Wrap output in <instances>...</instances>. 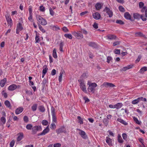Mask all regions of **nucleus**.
Here are the masks:
<instances>
[{
	"label": "nucleus",
	"instance_id": "obj_1",
	"mask_svg": "<svg viewBox=\"0 0 147 147\" xmlns=\"http://www.w3.org/2000/svg\"><path fill=\"white\" fill-rule=\"evenodd\" d=\"M88 87V91L92 93L95 92V88L97 86L96 84L95 83H92L90 81H88L87 84Z\"/></svg>",
	"mask_w": 147,
	"mask_h": 147
},
{
	"label": "nucleus",
	"instance_id": "obj_2",
	"mask_svg": "<svg viewBox=\"0 0 147 147\" xmlns=\"http://www.w3.org/2000/svg\"><path fill=\"white\" fill-rule=\"evenodd\" d=\"M84 75L83 74L81 77L78 80L80 82V86L81 89L85 93H87V92L86 90V87L84 81L82 78L83 76Z\"/></svg>",
	"mask_w": 147,
	"mask_h": 147
},
{
	"label": "nucleus",
	"instance_id": "obj_3",
	"mask_svg": "<svg viewBox=\"0 0 147 147\" xmlns=\"http://www.w3.org/2000/svg\"><path fill=\"white\" fill-rule=\"evenodd\" d=\"M73 35L78 39L81 40L84 37L83 35L80 31L74 32L72 33Z\"/></svg>",
	"mask_w": 147,
	"mask_h": 147
},
{
	"label": "nucleus",
	"instance_id": "obj_4",
	"mask_svg": "<svg viewBox=\"0 0 147 147\" xmlns=\"http://www.w3.org/2000/svg\"><path fill=\"white\" fill-rule=\"evenodd\" d=\"M36 19L37 20L43 25H45L47 24V22L44 18L42 17L39 15H37L36 16Z\"/></svg>",
	"mask_w": 147,
	"mask_h": 147
},
{
	"label": "nucleus",
	"instance_id": "obj_5",
	"mask_svg": "<svg viewBox=\"0 0 147 147\" xmlns=\"http://www.w3.org/2000/svg\"><path fill=\"white\" fill-rule=\"evenodd\" d=\"M141 101H144V102H146V99L142 97H140L136 99L132 100L131 102V103L133 105L137 104Z\"/></svg>",
	"mask_w": 147,
	"mask_h": 147
},
{
	"label": "nucleus",
	"instance_id": "obj_6",
	"mask_svg": "<svg viewBox=\"0 0 147 147\" xmlns=\"http://www.w3.org/2000/svg\"><path fill=\"white\" fill-rule=\"evenodd\" d=\"M51 115L52 117V121L56 123H57V119L55 116V109L53 107H52L51 108Z\"/></svg>",
	"mask_w": 147,
	"mask_h": 147
},
{
	"label": "nucleus",
	"instance_id": "obj_7",
	"mask_svg": "<svg viewBox=\"0 0 147 147\" xmlns=\"http://www.w3.org/2000/svg\"><path fill=\"white\" fill-rule=\"evenodd\" d=\"M115 85L113 84L107 82H104L103 84L101 86V87L102 88H103L105 87L106 88H108L109 87H113Z\"/></svg>",
	"mask_w": 147,
	"mask_h": 147
},
{
	"label": "nucleus",
	"instance_id": "obj_8",
	"mask_svg": "<svg viewBox=\"0 0 147 147\" xmlns=\"http://www.w3.org/2000/svg\"><path fill=\"white\" fill-rule=\"evenodd\" d=\"M23 29L22 24L19 22L17 24L16 29V33L19 34L20 31H22Z\"/></svg>",
	"mask_w": 147,
	"mask_h": 147
},
{
	"label": "nucleus",
	"instance_id": "obj_9",
	"mask_svg": "<svg viewBox=\"0 0 147 147\" xmlns=\"http://www.w3.org/2000/svg\"><path fill=\"white\" fill-rule=\"evenodd\" d=\"M32 130L33 133L35 134L38 130H42V128L40 126H35L32 127Z\"/></svg>",
	"mask_w": 147,
	"mask_h": 147
},
{
	"label": "nucleus",
	"instance_id": "obj_10",
	"mask_svg": "<svg viewBox=\"0 0 147 147\" xmlns=\"http://www.w3.org/2000/svg\"><path fill=\"white\" fill-rule=\"evenodd\" d=\"M6 20L9 26H10L11 27L13 25L12 21L11 19L8 15H7L5 16Z\"/></svg>",
	"mask_w": 147,
	"mask_h": 147
},
{
	"label": "nucleus",
	"instance_id": "obj_11",
	"mask_svg": "<svg viewBox=\"0 0 147 147\" xmlns=\"http://www.w3.org/2000/svg\"><path fill=\"white\" fill-rule=\"evenodd\" d=\"M49 131V126H48L41 133L38 134V136H43L47 134Z\"/></svg>",
	"mask_w": 147,
	"mask_h": 147
},
{
	"label": "nucleus",
	"instance_id": "obj_12",
	"mask_svg": "<svg viewBox=\"0 0 147 147\" xmlns=\"http://www.w3.org/2000/svg\"><path fill=\"white\" fill-rule=\"evenodd\" d=\"M56 132L57 134H59L61 133H65L66 132V131L65 129L64 126H62L58 129L56 130Z\"/></svg>",
	"mask_w": 147,
	"mask_h": 147
},
{
	"label": "nucleus",
	"instance_id": "obj_13",
	"mask_svg": "<svg viewBox=\"0 0 147 147\" xmlns=\"http://www.w3.org/2000/svg\"><path fill=\"white\" fill-rule=\"evenodd\" d=\"M104 11L108 14L109 17H111L113 15V12L109 8L106 7L105 8Z\"/></svg>",
	"mask_w": 147,
	"mask_h": 147
},
{
	"label": "nucleus",
	"instance_id": "obj_14",
	"mask_svg": "<svg viewBox=\"0 0 147 147\" xmlns=\"http://www.w3.org/2000/svg\"><path fill=\"white\" fill-rule=\"evenodd\" d=\"M17 86L16 84H12L10 85L8 88V90L13 91L17 88Z\"/></svg>",
	"mask_w": 147,
	"mask_h": 147
},
{
	"label": "nucleus",
	"instance_id": "obj_15",
	"mask_svg": "<svg viewBox=\"0 0 147 147\" xmlns=\"http://www.w3.org/2000/svg\"><path fill=\"white\" fill-rule=\"evenodd\" d=\"M92 16L94 19L96 20L100 19L101 17L100 14L97 12L93 13Z\"/></svg>",
	"mask_w": 147,
	"mask_h": 147
},
{
	"label": "nucleus",
	"instance_id": "obj_16",
	"mask_svg": "<svg viewBox=\"0 0 147 147\" xmlns=\"http://www.w3.org/2000/svg\"><path fill=\"white\" fill-rule=\"evenodd\" d=\"M106 143L109 146H113L112 140L109 137H106Z\"/></svg>",
	"mask_w": 147,
	"mask_h": 147
},
{
	"label": "nucleus",
	"instance_id": "obj_17",
	"mask_svg": "<svg viewBox=\"0 0 147 147\" xmlns=\"http://www.w3.org/2000/svg\"><path fill=\"white\" fill-rule=\"evenodd\" d=\"M24 109L22 107H19L17 108L15 111V113L16 114L18 115L22 113Z\"/></svg>",
	"mask_w": 147,
	"mask_h": 147
},
{
	"label": "nucleus",
	"instance_id": "obj_18",
	"mask_svg": "<svg viewBox=\"0 0 147 147\" xmlns=\"http://www.w3.org/2000/svg\"><path fill=\"white\" fill-rule=\"evenodd\" d=\"M18 137L17 138V140L20 141L24 137V134L22 133H20L18 134Z\"/></svg>",
	"mask_w": 147,
	"mask_h": 147
},
{
	"label": "nucleus",
	"instance_id": "obj_19",
	"mask_svg": "<svg viewBox=\"0 0 147 147\" xmlns=\"http://www.w3.org/2000/svg\"><path fill=\"white\" fill-rule=\"evenodd\" d=\"M7 81L6 78H4L0 81V85L2 87H3L5 85Z\"/></svg>",
	"mask_w": 147,
	"mask_h": 147
},
{
	"label": "nucleus",
	"instance_id": "obj_20",
	"mask_svg": "<svg viewBox=\"0 0 147 147\" xmlns=\"http://www.w3.org/2000/svg\"><path fill=\"white\" fill-rule=\"evenodd\" d=\"M125 18L127 19L130 20L131 16L130 14L128 12H126L124 14Z\"/></svg>",
	"mask_w": 147,
	"mask_h": 147
},
{
	"label": "nucleus",
	"instance_id": "obj_21",
	"mask_svg": "<svg viewBox=\"0 0 147 147\" xmlns=\"http://www.w3.org/2000/svg\"><path fill=\"white\" fill-rule=\"evenodd\" d=\"M50 27L51 29L57 31L60 30L59 27L57 25H52L50 26Z\"/></svg>",
	"mask_w": 147,
	"mask_h": 147
},
{
	"label": "nucleus",
	"instance_id": "obj_22",
	"mask_svg": "<svg viewBox=\"0 0 147 147\" xmlns=\"http://www.w3.org/2000/svg\"><path fill=\"white\" fill-rule=\"evenodd\" d=\"M80 131L79 133V134L81 135L82 137L84 139H86V133L84 131L82 130H79Z\"/></svg>",
	"mask_w": 147,
	"mask_h": 147
},
{
	"label": "nucleus",
	"instance_id": "obj_23",
	"mask_svg": "<svg viewBox=\"0 0 147 147\" xmlns=\"http://www.w3.org/2000/svg\"><path fill=\"white\" fill-rule=\"evenodd\" d=\"M115 105V109H119L122 107L123 105L122 103H118Z\"/></svg>",
	"mask_w": 147,
	"mask_h": 147
},
{
	"label": "nucleus",
	"instance_id": "obj_24",
	"mask_svg": "<svg viewBox=\"0 0 147 147\" xmlns=\"http://www.w3.org/2000/svg\"><path fill=\"white\" fill-rule=\"evenodd\" d=\"M117 120L119 122L124 125H127V123L126 121L121 118H118Z\"/></svg>",
	"mask_w": 147,
	"mask_h": 147
},
{
	"label": "nucleus",
	"instance_id": "obj_25",
	"mask_svg": "<svg viewBox=\"0 0 147 147\" xmlns=\"http://www.w3.org/2000/svg\"><path fill=\"white\" fill-rule=\"evenodd\" d=\"M107 38L109 40H111L115 39L116 36L113 35H108L107 36Z\"/></svg>",
	"mask_w": 147,
	"mask_h": 147
},
{
	"label": "nucleus",
	"instance_id": "obj_26",
	"mask_svg": "<svg viewBox=\"0 0 147 147\" xmlns=\"http://www.w3.org/2000/svg\"><path fill=\"white\" fill-rule=\"evenodd\" d=\"M1 94L2 96L6 98L7 97V94L6 92V90L5 89H3L2 91Z\"/></svg>",
	"mask_w": 147,
	"mask_h": 147
},
{
	"label": "nucleus",
	"instance_id": "obj_27",
	"mask_svg": "<svg viewBox=\"0 0 147 147\" xmlns=\"http://www.w3.org/2000/svg\"><path fill=\"white\" fill-rule=\"evenodd\" d=\"M96 9L97 10H100L102 7V5L100 3H96L95 5Z\"/></svg>",
	"mask_w": 147,
	"mask_h": 147
},
{
	"label": "nucleus",
	"instance_id": "obj_28",
	"mask_svg": "<svg viewBox=\"0 0 147 147\" xmlns=\"http://www.w3.org/2000/svg\"><path fill=\"white\" fill-rule=\"evenodd\" d=\"M146 71H147V67H144L140 69L139 71V72L143 74Z\"/></svg>",
	"mask_w": 147,
	"mask_h": 147
},
{
	"label": "nucleus",
	"instance_id": "obj_29",
	"mask_svg": "<svg viewBox=\"0 0 147 147\" xmlns=\"http://www.w3.org/2000/svg\"><path fill=\"white\" fill-rule=\"evenodd\" d=\"M53 57L55 59L57 58V57L56 53V50L55 48H54L53 51Z\"/></svg>",
	"mask_w": 147,
	"mask_h": 147
},
{
	"label": "nucleus",
	"instance_id": "obj_30",
	"mask_svg": "<svg viewBox=\"0 0 147 147\" xmlns=\"http://www.w3.org/2000/svg\"><path fill=\"white\" fill-rule=\"evenodd\" d=\"M5 104L7 107L11 109V104L9 101L7 100H6L5 102Z\"/></svg>",
	"mask_w": 147,
	"mask_h": 147
},
{
	"label": "nucleus",
	"instance_id": "obj_31",
	"mask_svg": "<svg viewBox=\"0 0 147 147\" xmlns=\"http://www.w3.org/2000/svg\"><path fill=\"white\" fill-rule=\"evenodd\" d=\"M6 119L4 117H2L0 119V123L3 124H4L6 122Z\"/></svg>",
	"mask_w": 147,
	"mask_h": 147
},
{
	"label": "nucleus",
	"instance_id": "obj_32",
	"mask_svg": "<svg viewBox=\"0 0 147 147\" xmlns=\"http://www.w3.org/2000/svg\"><path fill=\"white\" fill-rule=\"evenodd\" d=\"M48 70V68L46 66H44L43 67L42 74H46Z\"/></svg>",
	"mask_w": 147,
	"mask_h": 147
},
{
	"label": "nucleus",
	"instance_id": "obj_33",
	"mask_svg": "<svg viewBox=\"0 0 147 147\" xmlns=\"http://www.w3.org/2000/svg\"><path fill=\"white\" fill-rule=\"evenodd\" d=\"M77 119L78 120V123L80 124H82L83 123V119L80 116H78Z\"/></svg>",
	"mask_w": 147,
	"mask_h": 147
},
{
	"label": "nucleus",
	"instance_id": "obj_34",
	"mask_svg": "<svg viewBox=\"0 0 147 147\" xmlns=\"http://www.w3.org/2000/svg\"><path fill=\"white\" fill-rule=\"evenodd\" d=\"M133 16L135 19H138L140 18V15L138 13H135L134 14Z\"/></svg>",
	"mask_w": 147,
	"mask_h": 147
},
{
	"label": "nucleus",
	"instance_id": "obj_35",
	"mask_svg": "<svg viewBox=\"0 0 147 147\" xmlns=\"http://www.w3.org/2000/svg\"><path fill=\"white\" fill-rule=\"evenodd\" d=\"M64 36L66 38H68L69 39H72V36L70 34H65L64 35Z\"/></svg>",
	"mask_w": 147,
	"mask_h": 147
},
{
	"label": "nucleus",
	"instance_id": "obj_36",
	"mask_svg": "<svg viewBox=\"0 0 147 147\" xmlns=\"http://www.w3.org/2000/svg\"><path fill=\"white\" fill-rule=\"evenodd\" d=\"M41 123L44 125H47L48 124V122L46 120H44L42 121Z\"/></svg>",
	"mask_w": 147,
	"mask_h": 147
},
{
	"label": "nucleus",
	"instance_id": "obj_37",
	"mask_svg": "<svg viewBox=\"0 0 147 147\" xmlns=\"http://www.w3.org/2000/svg\"><path fill=\"white\" fill-rule=\"evenodd\" d=\"M55 123L52 122L50 126V128L52 129H54L56 128V126Z\"/></svg>",
	"mask_w": 147,
	"mask_h": 147
},
{
	"label": "nucleus",
	"instance_id": "obj_38",
	"mask_svg": "<svg viewBox=\"0 0 147 147\" xmlns=\"http://www.w3.org/2000/svg\"><path fill=\"white\" fill-rule=\"evenodd\" d=\"M37 105L36 104H34L32 107V109L33 111H36L37 109Z\"/></svg>",
	"mask_w": 147,
	"mask_h": 147
},
{
	"label": "nucleus",
	"instance_id": "obj_39",
	"mask_svg": "<svg viewBox=\"0 0 147 147\" xmlns=\"http://www.w3.org/2000/svg\"><path fill=\"white\" fill-rule=\"evenodd\" d=\"M63 72H60L59 74V76L58 80L59 82H60L62 81V78L63 75Z\"/></svg>",
	"mask_w": 147,
	"mask_h": 147
},
{
	"label": "nucleus",
	"instance_id": "obj_40",
	"mask_svg": "<svg viewBox=\"0 0 147 147\" xmlns=\"http://www.w3.org/2000/svg\"><path fill=\"white\" fill-rule=\"evenodd\" d=\"M38 27L40 30L43 33H45V30L39 24L38 25Z\"/></svg>",
	"mask_w": 147,
	"mask_h": 147
},
{
	"label": "nucleus",
	"instance_id": "obj_41",
	"mask_svg": "<svg viewBox=\"0 0 147 147\" xmlns=\"http://www.w3.org/2000/svg\"><path fill=\"white\" fill-rule=\"evenodd\" d=\"M39 110L42 112H44L45 111V109L44 107L43 106H40L39 107Z\"/></svg>",
	"mask_w": 147,
	"mask_h": 147
},
{
	"label": "nucleus",
	"instance_id": "obj_42",
	"mask_svg": "<svg viewBox=\"0 0 147 147\" xmlns=\"http://www.w3.org/2000/svg\"><path fill=\"white\" fill-rule=\"evenodd\" d=\"M81 31H80L81 33H82L84 34L87 35L88 33V32L84 29H81Z\"/></svg>",
	"mask_w": 147,
	"mask_h": 147
},
{
	"label": "nucleus",
	"instance_id": "obj_43",
	"mask_svg": "<svg viewBox=\"0 0 147 147\" xmlns=\"http://www.w3.org/2000/svg\"><path fill=\"white\" fill-rule=\"evenodd\" d=\"M138 140H139V142L142 143V146L144 147H145V146L144 144V140H143V139L142 138H139L138 139Z\"/></svg>",
	"mask_w": 147,
	"mask_h": 147
},
{
	"label": "nucleus",
	"instance_id": "obj_44",
	"mask_svg": "<svg viewBox=\"0 0 147 147\" xmlns=\"http://www.w3.org/2000/svg\"><path fill=\"white\" fill-rule=\"evenodd\" d=\"M50 14L52 16H54L55 13L52 9L51 8H50L49 9Z\"/></svg>",
	"mask_w": 147,
	"mask_h": 147
},
{
	"label": "nucleus",
	"instance_id": "obj_45",
	"mask_svg": "<svg viewBox=\"0 0 147 147\" xmlns=\"http://www.w3.org/2000/svg\"><path fill=\"white\" fill-rule=\"evenodd\" d=\"M32 126L31 124H29L26 125V127L28 130H30L32 129Z\"/></svg>",
	"mask_w": 147,
	"mask_h": 147
},
{
	"label": "nucleus",
	"instance_id": "obj_46",
	"mask_svg": "<svg viewBox=\"0 0 147 147\" xmlns=\"http://www.w3.org/2000/svg\"><path fill=\"white\" fill-rule=\"evenodd\" d=\"M103 122L105 125H107L109 122V120L106 118H105L103 120Z\"/></svg>",
	"mask_w": 147,
	"mask_h": 147
},
{
	"label": "nucleus",
	"instance_id": "obj_47",
	"mask_svg": "<svg viewBox=\"0 0 147 147\" xmlns=\"http://www.w3.org/2000/svg\"><path fill=\"white\" fill-rule=\"evenodd\" d=\"M119 11L121 12H124L125 11L124 8L122 6H119Z\"/></svg>",
	"mask_w": 147,
	"mask_h": 147
},
{
	"label": "nucleus",
	"instance_id": "obj_48",
	"mask_svg": "<svg viewBox=\"0 0 147 147\" xmlns=\"http://www.w3.org/2000/svg\"><path fill=\"white\" fill-rule=\"evenodd\" d=\"M140 18L141 19L144 21H145L147 19L146 18V17L145 16V15L144 16V15H142L140 16Z\"/></svg>",
	"mask_w": 147,
	"mask_h": 147
},
{
	"label": "nucleus",
	"instance_id": "obj_49",
	"mask_svg": "<svg viewBox=\"0 0 147 147\" xmlns=\"http://www.w3.org/2000/svg\"><path fill=\"white\" fill-rule=\"evenodd\" d=\"M135 35L136 36H142V34L140 32H137L136 33Z\"/></svg>",
	"mask_w": 147,
	"mask_h": 147
},
{
	"label": "nucleus",
	"instance_id": "obj_50",
	"mask_svg": "<svg viewBox=\"0 0 147 147\" xmlns=\"http://www.w3.org/2000/svg\"><path fill=\"white\" fill-rule=\"evenodd\" d=\"M39 10L42 12H44L45 11V9L44 7L42 5H41L39 7Z\"/></svg>",
	"mask_w": 147,
	"mask_h": 147
},
{
	"label": "nucleus",
	"instance_id": "obj_51",
	"mask_svg": "<svg viewBox=\"0 0 147 147\" xmlns=\"http://www.w3.org/2000/svg\"><path fill=\"white\" fill-rule=\"evenodd\" d=\"M114 53L115 54H119L120 53V49H115L114 51Z\"/></svg>",
	"mask_w": 147,
	"mask_h": 147
},
{
	"label": "nucleus",
	"instance_id": "obj_52",
	"mask_svg": "<svg viewBox=\"0 0 147 147\" xmlns=\"http://www.w3.org/2000/svg\"><path fill=\"white\" fill-rule=\"evenodd\" d=\"M107 62L109 63L112 60V58L110 56L107 57Z\"/></svg>",
	"mask_w": 147,
	"mask_h": 147
},
{
	"label": "nucleus",
	"instance_id": "obj_53",
	"mask_svg": "<svg viewBox=\"0 0 147 147\" xmlns=\"http://www.w3.org/2000/svg\"><path fill=\"white\" fill-rule=\"evenodd\" d=\"M141 57L142 56L141 55H139L137 59L135 61V63H138L140 61Z\"/></svg>",
	"mask_w": 147,
	"mask_h": 147
},
{
	"label": "nucleus",
	"instance_id": "obj_54",
	"mask_svg": "<svg viewBox=\"0 0 147 147\" xmlns=\"http://www.w3.org/2000/svg\"><path fill=\"white\" fill-rule=\"evenodd\" d=\"M63 43H62V42H61L60 44V45H59L60 47H59V49L60 51H61L62 52L63 51Z\"/></svg>",
	"mask_w": 147,
	"mask_h": 147
},
{
	"label": "nucleus",
	"instance_id": "obj_55",
	"mask_svg": "<svg viewBox=\"0 0 147 147\" xmlns=\"http://www.w3.org/2000/svg\"><path fill=\"white\" fill-rule=\"evenodd\" d=\"M116 23L120 24H124V22L121 20H117L116 22Z\"/></svg>",
	"mask_w": 147,
	"mask_h": 147
},
{
	"label": "nucleus",
	"instance_id": "obj_56",
	"mask_svg": "<svg viewBox=\"0 0 147 147\" xmlns=\"http://www.w3.org/2000/svg\"><path fill=\"white\" fill-rule=\"evenodd\" d=\"M35 40L36 43H38L40 41L39 36L38 35H36V36Z\"/></svg>",
	"mask_w": 147,
	"mask_h": 147
},
{
	"label": "nucleus",
	"instance_id": "obj_57",
	"mask_svg": "<svg viewBox=\"0 0 147 147\" xmlns=\"http://www.w3.org/2000/svg\"><path fill=\"white\" fill-rule=\"evenodd\" d=\"M89 46L92 47H94L95 45L96 44L95 43L93 42H90L88 44Z\"/></svg>",
	"mask_w": 147,
	"mask_h": 147
},
{
	"label": "nucleus",
	"instance_id": "obj_58",
	"mask_svg": "<svg viewBox=\"0 0 147 147\" xmlns=\"http://www.w3.org/2000/svg\"><path fill=\"white\" fill-rule=\"evenodd\" d=\"M122 135L123 139L124 140H126L127 137V134L125 133H123L122 134Z\"/></svg>",
	"mask_w": 147,
	"mask_h": 147
},
{
	"label": "nucleus",
	"instance_id": "obj_59",
	"mask_svg": "<svg viewBox=\"0 0 147 147\" xmlns=\"http://www.w3.org/2000/svg\"><path fill=\"white\" fill-rule=\"evenodd\" d=\"M134 66V65L133 64H131L129 65H127V67L128 69L132 68Z\"/></svg>",
	"mask_w": 147,
	"mask_h": 147
},
{
	"label": "nucleus",
	"instance_id": "obj_60",
	"mask_svg": "<svg viewBox=\"0 0 147 147\" xmlns=\"http://www.w3.org/2000/svg\"><path fill=\"white\" fill-rule=\"evenodd\" d=\"M61 144L59 143H57L54 144L53 145V147H60Z\"/></svg>",
	"mask_w": 147,
	"mask_h": 147
},
{
	"label": "nucleus",
	"instance_id": "obj_61",
	"mask_svg": "<svg viewBox=\"0 0 147 147\" xmlns=\"http://www.w3.org/2000/svg\"><path fill=\"white\" fill-rule=\"evenodd\" d=\"M15 141L14 140H12L10 142V146L11 147H13Z\"/></svg>",
	"mask_w": 147,
	"mask_h": 147
},
{
	"label": "nucleus",
	"instance_id": "obj_62",
	"mask_svg": "<svg viewBox=\"0 0 147 147\" xmlns=\"http://www.w3.org/2000/svg\"><path fill=\"white\" fill-rule=\"evenodd\" d=\"M133 119L134 121L137 124H140V122L137 118L135 117H134Z\"/></svg>",
	"mask_w": 147,
	"mask_h": 147
},
{
	"label": "nucleus",
	"instance_id": "obj_63",
	"mask_svg": "<svg viewBox=\"0 0 147 147\" xmlns=\"http://www.w3.org/2000/svg\"><path fill=\"white\" fill-rule=\"evenodd\" d=\"M56 70L55 69H53L51 71V74L52 75L54 76L56 74Z\"/></svg>",
	"mask_w": 147,
	"mask_h": 147
},
{
	"label": "nucleus",
	"instance_id": "obj_64",
	"mask_svg": "<svg viewBox=\"0 0 147 147\" xmlns=\"http://www.w3.org/2000/svg\"><path fill=\"white\" fill-rule=\"evenodd\" d=\"M108 132L110 136H111L112 137L114 136V134L112 131L109 130L108 131Z\"/></svg>",
	"mask_w": 147,
	"mask_h": 147
}]
</instances>
